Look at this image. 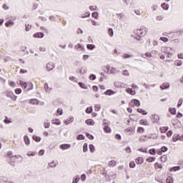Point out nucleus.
<instances>
[{
  "instance_id": "1",
  "label": "nucleus",
  "mask_w": 183,
  "mask_h": 183,
  "mask_svg": "<svg viewBox=\"0 0 183 183\" xmlns=\"http://www.w3.org/2000/svg\"><path fill=\"white\" fill-rule=\"evenodd\" d=\"M148 32V29L141 26L140 29H137L134 30V34H137L138 36H144V35H147V33Z\"/></svg>"
},
{
  "instance_id": "2",
  "label": "nucleus",
  "mask_w": 183,
  "mask_h": 183,
  "mask_svg": "<svg viewBox=\"0 0 183 183\" xmlns=\"http://www.w3.org/2000/svg\"><path fill=\"white\" fill-rule=\"evenodd\" d=\"M129 107H141V103L138 100L134 99H132L129 103Z\"/></svg>"
},
{
  "instance_id": "3",
  "label": "nucleus",
  "mask_w": 183,
  "mask_h": 183,
  "mask_svg": "<svg viewBox=\"0 0 183 183\" xmlns=\"http://www.w3.org/2000/svg\"><path fill=\"white\" fill-rule=\"evenodd\" d=\"M172 139L174 142H177V141H183V136H179L176 134L173 135Z\"/></svg>"
},
{
  "instance_id": "4",
  "label": "nucleus",
  "mask_w": 183,
  "mask_h": 183,
  "mask_svg": "<svg viewBox=\"0 0 183 183\" xmlns=\"http://www.w3.org/2000/svg\"><path fill=\"white\" fill-rule=\"evenodd\" d=\"M54 68H55V64H54V63H48L46 64L47 71H52Z\"/></svg>"
},
{
  "instance_id": "5",
  "label": "nucleus",
  "mask_w": 183,
  "mask_h": 183,
  "mask_svg": "<svg viewBox=\"0 0 183 183\" xmlns=\"http://www.w3.org/2000/svg\"><path fill=\"white\" fill-rule=\"evenodd\" d=\"M59 148L63 150L69 149V148H71V144H61L59 146Z\"/></svg>"
},
{
  "instance_id": "6",
  "label": "nucleus",
  "mask_w": 183,
  "mask_h": 183,
  "mask_svg": "<svg viewBox=\"0 0 183 183\" xmlns=\"http://www.w3.org/2000/svg\"><path fill=\"white\" fill-rule=\"evenodd\" d=\"M33 36H34V38H44V33L38 32V33H35L33 35Z\"/></svg>"
},
{
  "instance_id": "7",
  "label": "nucleus",
  "mask_w": 183,
  "mask_h": 183,
  "mask_svg": "<svg viewBox=\"0 0 183 183\" xmlns=\"http://www.w3.org/2000/svg\"><path fill=\"white\" fill-rule=\"evenodd\" d=\"M161 89H168L169 88V83H163L160 86Z\"/></svg>"
},
{
  "instance_id": "8",
  "label": "nucleus",
  "mask_w": 183,
  "mask_h": 183,
  "mask_svg": "<svg viewBox=\"0 0 183 183\" xmlns=\"http://www.w3.org/2000/svg\"><path fill=\"white\" fill-rule=\"evenodd\" d=\"M179 169H181V167L177 166V167H172L170 169V172H175L176 171H179Z\"/></svg>"
},
{
  "instance_id": "9",
  "label": "nucleus",
  "mask_w": 183,
  "mask_h": 183,
  "mask_svg": "<svg viewBox=\"0 0 183 183\" xmlns=\"http://www.w3.org/2000/svg\"><path fill=\"white\" fill-rule=\"evenodd\" d=\"M115 94V92L112 91V89H108L104 92V95H114Z\"/></svg>"
},
{
  "instance_id": "10",
  "label": "nucleus",
  "mask_w": 183,
  "mask_h": 183,
  "mask_svg": "<svg viewBox=\"0 0 183 183\" xmlns=\"http://www.w3.org/2000/svg\"><path fill=\"white\" fill-rule=\"evenodd\" d=\"M135 162L137 163V164H143L144 163V158L137 157L135 160Z\"/></svg>"
},
{
  "instance_id": "11",
  "label": "nucleus",
  "mask_w": 183,
  "mask_h": 183,
  "mask_svg": "<svg viewBox=\"0 0 183 183\" xmlns=\"http://www.w3.org/2000/svg\"><path fill=\"white\" fill-rule=\"evenodd\" d=\"M142 141H148V136L147 135L141 136L139 138V142H142Z\"/></svg>"
},
{
  "instance_id": "12",
  "label": "nucleus",
  "mask_w": 183,
  "mask_h": 183,
  "mask_svg": "<svg viewBox=\"0 0 183 183\" xmlns=\"http://www.w3.org/2000/svg\"><path fill=\"white\" fill-rule=\"evenodd\" d=\"M157 134H149L148 136H147V139H156V138H157Z\"/></svg>"
},
{
  "instance_id": "13",
  "label": "nucleus",
  "mask_w": 183,
  "mask_h": 183,
  "mask_svg": "<svg viewBox=\"0 0 183 183\" xmlns=\"http://www.w3.org/2000/svg\"><path fill=\"white\" fill-rule=\"evenodd\" d=\"M118 72H119V70L117 69L115 67H112L110 74H118Z\"/></svg>"
},
{
  "instance_id": "14",
  "label": "nucleus",
  "mask_w": 183,
  "mask_h": 183,
  "mask_svg": "<svg viewBox=\"0 0 183 183\" xmlns=\"http://www.w3.org/2000/svg\"><path fill=\"white\" fill-rule=\"evenodd\" d=\"M79 73H80L81 75H84V74H86V68H85V67H81V68L79 69Z\"/></svg>"
},
{
  "instance_id": "15",
  "label": "nucleus",
  "mask_w": 183,
  "mask_h": 183,
  "mask_svg": "<svg viewBox=\"0 0 183 183\" xmlns=\"http://www.w3.org/2000/svg\"><path fill=\"white\" fill-rule=\"evenodd\" d=\"M125 132L127 134V135H132V134H134V130L132 129H127Z\"/></svg>"
},
{
  "instance_id": "16",
  "label": "nucleus",
  "mask_w": 183,
  "mask_h": 183,
  "mask_svg": "<svg viewBox=\"0 0 183 183\" xmlns=\"http://www.w3.org/2000/svg\"><path fill=\"white\" fill-rule=\"evenodd\" d=\"M85 122L87 125H94V124H95L92 119H86Z\"/></svg>"
},
{
  "instance_id": "17",
  "label": "nucleus",
  "mask_w": 183,
  "mask_h": 183,
  "mask_svg": "<svg viewBox=\"0 0 183 183\" xmlns=\"http://www.w3.org/2000/svg\"><path fill=\"white\" fill-rule=\"evenodd\" d=\"M162 8L167 11L169 9V5L167 4L166 3H163L162 4Z\"/></svg>"
},
{
  "instance_id": "18",
  "label": "nucleus",
  "mask_w": 183,
  "mask_h": 183,
  "mask_svg": "<svg viewBox=\"0 0 183 183\" xmlns=\"http://www.w3.org/2000/svg\"><path fill=\"white\" fill-rule=\"evenodd\" d=\"M174 65H175V66H181V65H182V61L176 60L174 61Z\"/></svg>"
},
{
  "instance_id": "19",
  "label": "nucleus",
  "mask_w": 183,
  "mask_h": 183,
  "mask_svg": "<svg viewBox=\"0 0 183 183\" xmlns=\"http://www.w3.org/2000/svg\"><path fill=\"white\" fill-rule=\"evenodd\" d=\"M137 112L142 114V115H147V114H148L145 110H144L142 109H138Z\"/></svg>"
},
{
  "instance_id": "20",
  "label": "nucleus",
  "mask_w": 183,
  "mask_h": 183,
  "mask_svg": "<svg viewBox=\"0 0 183 183\" xmlns=\"http://www.w3.org/2000/svg\"><path fill=\"white\" fill-rule=\"evenodd\" d=\"M6 97H7L8 98H12L14 97V92H7L6 94Z\"/></svg>"
},
{
  "instance_id": "21",
  "label": "nucleus",
  "mask_w": 183,
  "mask_h": 183,
  "mask_svg": "<svg viewBox=\"0 0 183 183\" xmlns=\"http://www.w3.org/2000/svg\"><path fill=\"white\" fill-rule=\"evenodd\" d=\"M24 142L26 145H29L30 141H29V137H28V136H24Z\"/></svg>"
},
{
  "instance_id": "22",
  "label": "nucleus",
  "mask_w": 183,
  "mask_h": 183,
  "mask_svg": "<svg viewBox=\"0 0 183 183\" xmlns=\"http://www.w3.org/2000/svg\"><path fill=\"white\" fill-rule=\"evenodd\" d=\"M79 85L81 88H83V89H88V86L86 85H85V84L82 83V82H79Z\"/></svg>"
},
{
  "instance_id": "23",
  "label": "nucleus",
  "mask_w": 183,
  "mask_h": 183,
  "mask_svg": "<svg viewBox=\"0 0 183 183\" xmlns=\"http://www.w3.org/2000/svg\"><path fill=\"white\" fill-rule=\"evenodd\" d=\"M104 131L107 134H109L111 132V128H109L108 126H104Z\"/></svg>"
},
{
  "instance_id": "24",
  "label": "nucleus",
  "mask_w": 183,
  "mask_h": 183,
  "mask_svg": "<svg viewBox=\"0 0 183 183\" xmlns=\"http://www.w3.org/2000/svg\"><path fill=\"white\" fill-rule=\"evenodd\" d=\"M115 165H117L116 161L112 160L109 162V167H115Z\"/></svg>"
},
{
  "instance_id": "25",
  "label": "nucleus",
  "mask_w": 183,
  "mask_h": 183,
  "mask_svg": "<svg viewBox=\"0 0 183 183\" xmlns=\"http://www.w3.org/2000/svg\"><path fill=\"white\" fill-rule=\"evenodd\" d=\"M108 34L111 37L114 36V30L112 28L108 29Z\"/></svg>"
},
{
  "instance_id": "26",
  "label": "nucleus",
  "mask_w": 183,
  "mask_h": 183,
  "mask_svg": "<svg viewBox=\"0 0 183 183\" xmlns=\"http://www.w3.org/2000/svg\"><path fill=\"white\" fill-rule=\"evenodd\" d=\"M89 149H90V152L94 153L95 152V147L94 146V144H89Z\"/></svg>"
},
{
  "instance_id": "27",
  "label": "nucleus",
  "mask_w": 183,
  "mask_h": 183,
  "mask_svg": "<svg viewBox=\"0 0 183 183\" xmlns=\"http://www.w3.org/2000/svg\"><path fill=\"white\" fill-rule=\"evenodd\" d=\"M169 112L172 114V115H175L177 114V109L175 108H170Z\"/></svg>"
},
{
  "instance_id": "28",
  "label": "nucleus",
  "mask_w": 183,
  "mask_h": 183,
  "mask_svg": "<svg viewBox=\"0 0 183 183\" xmlns=\"http://www.w3.org/2000/svg\"><path fill=\"white\" fill-rule=\"evenodd\" d=\"M88 151V144L84 143L83 145V152H86Z\"/></svg>"
},
{
  "instance_id": "29",
  "label": "nucleus",
  "mask_w": 183,
  "mask_h": 183,
  "mask_svg": "<svg viewBox=\"0 0 183 183\" xmlns=\"http://www.w3.org/2000/svg\"><path fill=\"white\" fill-rule=\"evenodd\" d=\"M87 49H90V51H92L95 48V45L94 44H87L86 46Z\"/></svg>"
},
{
  "instance_id": "30",
  "label": "nucleus",
  "mask_w": 183,
  "mask_h": 183,
  "mask_svg": "<svg viewBox=\"0 0 183 183\" xmlns=\"http://www.w3.org/2000/svg\"><path fill=\"white\" fill-rule=\"evenodd\" d=\"M33 139L34 141H36V142H39V141H41V137H39L36 135H34V136H33Z\"/></svg>"
},
{
  "instance_id": "31",
  "label": "nucleus",
  "mask_w": 183,
  "mask_h": 183,
  "mask_svg": "<svg viewBox=\"0 0 183 183\" xmlns=\"http://www.w3.org/2000/svg\"><path fill=\"white\" fill-rule=\"evenodd\" d=\"M137 132L139 134H144V132H145V129H144L142 127H138Z\"/></svg>"
},
{
  "instance_id": "32",
  "label": "nucleus",
  "mask_w": 183,
  "mask_h": 183,
  "mask_svg": "<svg viewBox=\"0 0 183 183\" xmlns=\"http://www.w3.org/2000/svg\"><path fill=\"white\" fill-rule=\"evenodd\" d=\"M5 25L7 27L11 26L14 25V21L10 20V21L6 22Z\"/></svg>"
},
{
  "instance_id": "33",
  "label": "nucleus",
  "mask_w": 183,
  "mask_h": 183,
  "mask_svg": "<svg viewBox=\"0 0 183 183\" xmlns=\"http://www.w3.org/2000/svg\"><path fill=\"white\" fill-rule=\"evenodd\" d=\"M76 139H78V141H81V139H85V136L83 134H79L77 136Z\"/></svg>"
},
{
  "instance_id": "34",
  "label": "nucleus",
  "mask_w": 183,
  "mask_h": 183,
  "mask_svg": "<svg viewBox=\"0 0 183 183\" xmlns=\"http://www.w3.org/2000/svg\"><path fill=\"white\" fill-rule=\"evenodd\" d=\"M146 161L147 162H154L155 161V157H148Z\"/></svg>"
},
{
  "instance_id": "35",
  "label": "nucleus",
  "mask_w": 183,
  "mask_h": 183,
  "mask_svg": "<svg viewBox=\"0 0 183 183\" xmlns=\"http://www.w3.org/2000/svg\"><path fill=\"white\" fill-rule=\"evenodd\" d=\"M49 166L51 168H55V167H56V163H55V162H50L49 163Z\"/></svg>"
},
{
  "instance_id": "36",
  "label": "nucleus",
  "mask_w": 183,
  "mask_h": 183,
  "mask_svg": "<svg viewBox=\"0 0 183 183\" xmlns=\"http://www.w3.org/2000/svg\"><path fill=\"white\" fill-rule=\"evenodd\" d=\"M166 182L167 183H174V180H172V177H169L167 178Z\"/></svg>"
},
{
  "instance_id": "37",
  "label": "nucleus",
  "mask_w": 183,
  "mask_h": 183,
  "mask_svg": "<svg viewBox=\"0 0 183 183\" xmlns=\"http://www.w3.org/2000/svg\"><path fill=\"white\" fill-rule=\"evenodd\" d=\"M154 167L155 168H159V169H162V164L159 163H155Z\"/></svg>"
},
{
  "instance_id": "38",
  "label": "nucleus",
  "mask_w": 183,
  "mask_h": 183,
  "mask_svg": "<svg viewBox=\"0 0 183 183\" xmlns=\"http://www.w3.org/2000/svg\"><path fill=\"white\" fill-rule=\"evenodd\" d=\"M89 9H90V11H97L98 9V6H90Z\"/></svg>"
},
{
  "instance_id": "39",
  "label": "nucleus",
  "mask_w": 183,
  "mask_h": 183,
  "mask_svg": "<svg viewBox=\"0 0 183 183\" xmlns=\"http://www.w3.org/2000/svg\"><path fill=\"white\" fill-rule=\"evenodd\" d=\"M30 104H32L33 105H36L38 104V100L36 99H31Z\"/></svg>"
},
{
  "instance_id": "40",
  "label": "nucleus",
  "mask_w": 183,
  "mask_h": 183,
  "mask_svg": "<svg viewBox=\"0 0 183 183\" xmlns=\"http://www.w3.org/2000/svg\"><path fill=\"white\" fill-rule=\"evenodd\" d=\"M122 75H124V76H129V72H128V70H123Z\"/></svg>"
},
{
  "instance_id": "41",
  "label": "nucleus",
  "mask_w": 183,
  "mask_h": 183,
  "mask_svg": "<svg viewBox=\"0 0 183 183\" xmlns=\"http://www.w3.org/2000/svg\"><path fill=\"white\" fill-rule=\"evenodd\" d=\"M89 79H91L92 81H95L97 79V76H95V74H91L89 76Z\"/></svg>"
},
{
  "instance_id": "42",
  "label": "nucleus",
  "mask_w": 183,
  "mask_h": 183,
  "mask_svg": "<svg viewBox=\"0 0 183 183\" xmlns=\"http://www.w3.org/2000/svg\"><path fill=\"white\" fill-rule=\"evenodd\" d=\"M25 27H26V32H28V31H29V29H31V26L29 25V24H25Z\"/></svg>"
},
{
  "instance_id": "43",
  "label": "nucleus",
  "mask_w": 183,
  "mask_h": 183,
  "mask_svg": "<svg viewBox=\"0 0 183 183\" xmlns=\"http://www.w3.org/2000/svg\"><path fill=\"white\" fill-rule=\"evenodd\" d=\"M149 153L151 154V155H155V149H151L149 150Z\"/></svg>"
},
{
  "instance_id": "44",
  "label": "nucleus",
  "mask_w": 183,
  "mask_h": 183,
  "mask_svg": "<svg viewBox=\"0 0 183 183\" xmlns=\"http://www.w3.org/2000/svg\"><path fill=\"white\" fill-rule=\"evenodd\" d=\"M152 117H153V118H155V120H154L155 122H158V121H159V116L154 114Z\"/></svg>"
},
{
  "instance_id": "45",
  "label": "nucleus",
  "mask_w": 183,
  "mask_h": 183,
  "mask_svg": "<svg viewBox=\"0 0 183 183\" xmlns=\"http://www.w3.org/2000/svg\"><path fill=\"white\" fill-rule=\"evenodd\" d=\"M161 151H162V152H167L168 151V148L167 147L164 146L161 148Z\"/></svg>"
},
{
  "instance_id": "46",
  "label": "nucleus",
  "mask_w": 183,
  "mask_h": 183,
  "mask_svg": "<svg viewBox=\"0 0 183 183\" xmlns=\"http://www.w3.org/2000/svg\"><path fill=\"white\" fill-rule=\"evenodd\" d=\"M90 16H91V14L86 13V14H82L81 15V18H89Z\"/></svg>"
},
{
  "instance_id": "47",
  "label": "nucleus",
  "mask_w": 183,
  "mask_h": 183,
  "mask_svg": "<svg viewBox=\"0 0 183 183\" xmlns=\"http://www.w3.org/2000/svg\"><path fill=\"white\" fill-rule=\"evenodd\" d=\"M92 16L93 18H95V19H97V18H98V12H93V13L92 14Z\"/></svg>"
},
{
  "instance_id": "48",
  "label": "nucleus",
  "mask_w": 183,
  "mask_h": 183,
  "mask_svg": "<svg viewBox=\"0 0 183 183\" xmlns=\"http://www.w3.org/2000/svg\"><path fill=\"white\" fill-rule=\"evenodd\" d=\"M132 56L128 54H123V58H124V59H127V58H132Z\"/></svg>"
},
{
  "instance_id": "49",
  "label": "nucleus",
  "mask_w": 183,
  "mask_h": 183,
  "mask_svg": "<svg viewBox=\"0 0 183 183\" xmlns=\"http://www.w3.org/2000/svg\"><path fill=\"white\" fill-rule=\"evenodd\" d=\"M127 92L128 94H131L132 95H134L135 93H134V91H132V89H127Z\"/></svg>"
},
{
  "instance_id": "50",
  "label": "nucleus",
  "mask_w": 183,
  "mask_h": 183,
  "mask_svg": "<svg viewBox=\"0 0 183 183\" xmlns=\"http://www.w3.org/2000/svg\"><path fill=\"white\" fill-rule=\"evenodd\" d=\"M86 114H91L92 112V107L87 108L86 109Z\"/></svg>"
},
{
  "instance_id": "51",
  "label": "nucleus",
  "mask_w": 183,
  "mask_h": 183,
  "mask_svg": "<svg viewBox=\"0 0 183 183\" xmlns=\"http://www.w3.org/2000/svg\"><path fill=\"white\" fill-rule=\"evenodd\" d=\"M86 137L89 138V139H94V137L91 134L86 133Z\"/></svg>"
},
{
  "instance_id": "52",
  "label": "nucleus",
  "mask_w": 183,
  "mask_h": 183,
  "mask_svg": "<svg viewBox=\"0 0 183 183\" xmlns=\"http://www.w3.org/2000/svg\"><path fill=\"white\" fill-rule=\"evenodd\" d=\"M21 92H22V89H15V94H21Z\"/></svg>"
},
{
  "instance_id": "53",
  "label": "nucleus",
  "mask_w": 183,
  "mask_h": 183,
  "mask_svg": "<svg viewBox=\"0 0 183 183\" xmlns=\"http://www.w3.org/2000/svg\"><path fill=\"white\" fill-rule=\"evenodd\" d=\"M129 167H130V168H135V162H131L129 163Z\"/></svg>"
},
{
  "instance_id": "54",
  "label": "nucleus",
  "mask_w": 183,
  "mask_h": 183,
  "mask_svg": "<svg viewBox=\"0 0 183 183\" xmlns=\"http://www.w3.org/2000/svg\"><path fill=\"white\" fill-rule=\"evenodd\" d=\"M89 59V55L84 54L83 56V61H86Z\"/></svg>"
},
{
  "instance_id": "55",
  "label": "nucleus",
  "mask_w": 183,
  "mask_h": 183,
  "mask_svg": "<svg viewBox=\"0 0 183 183\" xmlns=\"http://www.w3.org/2000/svg\"><path fill=\"white\" fill-rule=\"evenodd\" d=\"M4 124H11L12 122L10 120H8V117H6V119L4 120Z\"/></svg>"
},
{
  "instance_id": "56",
  "label": "nucleus",
  "mask_w": 183,
  "mask_h": 183,
  "mask_svg": "<svg viewBox=\"0 0 183 183\" xmlns=\"http://www.w3.org/2000/svg\"><path fill=\"white\" fill-rule=\"evenodd\" d=\"M57 112L60 115H62V114H64L62 109H61V108L58 109Z\"/></svg>"
},
{
  "instance_id": "57",
  "label": "nucleus",
  "mask_w": 183,
  "mask_h": 183,
  "mask_svg": "<svg viewBox=\"0 0 183 183\" xmlns=\"http://www.w3.org/2000/svg\"><path fill=\"white\" fill-rule=\"evenodd\" d=\"M10 86H13V87L16 86V83H15V81H11Z\"/></svg>"
},
{
  "instance_id": "58",
  "label": "nucleus",
  "mask_w": 183,
  "mask_h": 183,
  "mask_svg": "<svg viewBox=\"0 0 183 183\" xmlns=\"http://www.w3.org/2000/svg\"><path fill=\"white\" fill-rule=\"evenodd\" d=\"M81 181H85V179H86V176L85 174H82L81 176Z\"/></svg>"
},
{
  "instance_id": "59",
  "label": "nucleus",
  "mask_w": 183,
  "mask_h": 183,
  "mask_svg": "<svg viewBox=\"0 0 183 183\" xmlns=\"http://www.w3.org/2000/svg\"><path fill=\"white\" fill-rule=\"evenodd\" d=\"M166 160H167V156L164 155L161 157V161H164V162H165Z\"/></svg>"
},
{
  "instance_id": "60",
  "label": "nucleus",
  "mask_w": 183,
  "mask_h": 183,
  "mask_svg": "<svg viewBox=\"0 0 183 183\" xmlns=\"http://www.w3.org/2000/svg\"><path fill=\"white\" fill-rule=\"evenodd\" d=\"M167 137H172V131L169 130L167 133Z\"/></svg>"
},
{
  "instance_id": "61",
  "label": "nucleus",
  "mask_w": 183,
  "mask_h": 183,
  "mask_svg": "<svg viewBox=\"0 0 183 183\" xmlns=\"http://www.w3.org/2000/svg\"><path fill=\"white\" fill-rule=\"evenodd\" d=\"M177 56H178L179 59H183V54L182 53L179 54L177 55Z\"/></svg>"
},
{
  "instance_id": "62",
  "label": "nucleus",
  "mask_w": 183,
  "mask_h": 183,
  "mask_svg": "<svg viewBox=\"0 0 183 183\" xmlns=\"http://www.w3.org/2000/svg\"><path fill=\"white\" fill-rule=\"evenodd\" d=\"M93 91H94V92H97V91H98V86H93Z\"/></svg>"
},
{
  "instance_id": "63",
  "label": "nucleus",
  "mask_w": 183,
  "mask_h": 183,
  "mask_svg": "<svg viewBox=\"0 0 183 183\" xmlns=\"http://www.w3.org/2000/svg\"><path fill=\"white\" fill-rule=\"evenodd\" d=\"M181 105H182V100L180 99V100L179 101L178 104H177V107L179 108V107H181Z\"/></svg>"
},
{
  "instance_id": "64",
  "label": "nucleus",
  "mask_w": 183,
  "mask_h": 183,
  "mask_svg": "<svg viewBox=\"0 0 183 183\" xmlns=\"http://www.w3.org/2000/svg\"><path fill=\"white\" fill-rule=\"evenodd\" d=\"M79 181V178L76 177V178L74 179V180L73 181V183H78Z\"/></svg>"
}]
</instances>
